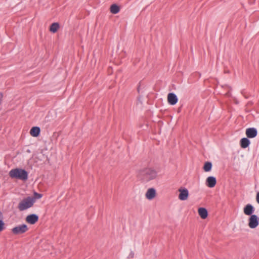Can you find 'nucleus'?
<instances>
[{"label":"nucleus","instance_id":"obj_1","mask_svg":"<svg viewBox=\"0 0 259 259\" xmlns=\"http://www.w3.org/2000/svg\"><path fill=\"white\" fill-rule=\"evenodd\" d=\"M138 176L144 182H149L156 178L157 172L151 168H145L139 171Z\"/></svg>","mask_w":259,"mask_h":259},{"label":"nucleus","instance_id":"obj_2","mask_svg":"<svg viewBox=\"0 0 259 259\" xmlns=\"http://www.w3.org/2000/svg\"><path fill=\"white\" fill-rule=\"evenodd\" d=\"M9 176L13 179H17L22 181H26L28 179V172L23 169L14 168L9 171Z\"/></svg>","mask_w":259,"mask_h":259},{"label":"nucleus","instance_id":"obj_3","mask_svg":"<svg viewBox=\"0 0 259 259\" xmlns=\"http://www.w3.org/2000/svg\"><path fill=\"white\" fill-rule=\"evenodd\" d=\"M35 202V198L33 197H27L21 200L18 205L20 211H24L31 207Z\"/></svg>","mask_w":259,"mask_h":259},{"label":"nucleus","instance_id":"obj_4","mask_svg":"<svg viewBox=\"0 0 259 259\" xmlns=\"http://www.w3.org/2000/svg\"><path fill=\"white\" fill-rule=\"evenodd\" d=\"M28 230L27 225L22 224L18 225L12 229V233L15 235L21 234L26 232Z\"/></svg>","mask_w":259,"mask_h":259},{"label":"nucleus","instance_id":"obj_5","mask_svg":"<svg viewBox=\"0 0 259 259\" xmlns=\"http://www.w3.org/2000/svg\"><path fill=\"white\" fill-rule=\"evenodd\" d=\"M259 224V218L256 215H251L249 220V227L251 229L256 228Z\"/></svg>","mask_w":259,"mask_h":259},{"label":"nucleus","instance_id":"obj_6","mask_svg":"<svg viewBox=\"0 0 259 259\" xmlns=\"http://www.w3.org/2000/svg\"><path fill=\"white\" fill-rule=\"evenodd\" d=\"M179 199L181 200L184 201L188 199L189 196V191L186 188L181 187L179 189Z\"/></svg>","mask_w":259,"mask_h":259},{"label":"nucleus","instance_id":"obj_7","mask_svg":"<svg viewBox=\"0 0 259 259\" xmlns=\"http://www.w3.org/2000/svg\"><path fill=\"white\" fill-rule=\"evenodd\" d=\"M246 135L248 138H254L257 134V131L254 127H250L246 130Z\"/></svg>","mask_w":259,"mask_h":259},{"label":"nucleus","instance_id":"obj_8","mask_svg":"<svg viewBox=\"0 0 259 259\" xmlns=\"http://www.w3.org/2000/svg\"><path fill=\"white\" fill-rule=\"evenodd\" d=\"M178 99L174 93H169L167 95L168 103L171 105H174L178 102Z\"/></svg>","mask_w":259,"mask_h":259},{"label":"nucleus","instance_id":"obj_9","mask_svg":"<svg viewBox=\"0 0 259 259\" xmlns=\"http://www.w3.org/2000/svg\"><path fill=\"white\" fill-rule=\"evenodd\" d=\"M156 190L154 188H151L147 190L146 194L145 197L148 200H152L156 196Z\"/></svg>","mask_w":259,"mask_h":259},{"label":"nucleus","instance_id":"obj_10","mask_svg":"<svg viewBox=\"0 0 259 259\" xmlns=\"http://www.w3.org/2000/svg\"><path fill=\"white\" fill-rule=\"evenodd\" d=\"M38 220V217L35 214H32L27 216L26 221L30 224H34Z\"/></svg>","mask_w":259,"mask_h":259},{"label":"nucleus","instance_id":"obj_11","mask_svg":"<svg viewBox=\"0 0 259 259\" xmlns=\"http://www.w3.org/2000/svg\"><path fill=\"white\" fill-rule=\"evenodd\" d=\"M217 183L216 179L212 176L208 177L206 180V185L209 188H213Z\"/></svg>","mask_w":259,"mask_h":259},{"label":"nucleus","instance_id":"obj_12","mask_svg":"<svg viewBox=\"0 0 259 259\" xmlns=\"http://www.w3.org/2000/svg\"><path fill=\"white\" fill-rule=\"evenodd\" d=\"M254 207L250 204H247L244 208V213L246 215H251L254 212Z\"/></svg>","mask_w":259,"mask_h":259},{"label":"nucleus","instance_id":"obj_13","mask_svg":"<svg viewBox=\"0 0 259 259\" xmlns=\"http://www.w3.org/2000/svg\"><path fill=\"white\" fill-rule=\"evenodd\" d=\"M198 212L200 217L202 219H206L208 216V212L206 208L200 207L198 208Z\"/></svg>","mask_w":259,"mask_h":259},{"label":"nucleus","instance_id":"obj_14","mask_svg":"<svg viewBox=\"0 0 259 259\" xmlns=\"http://www.w3.org/2000/svg\"><path fill=\"white\" fill-rule=\"evenodd\" d=\"M40 130L39 127L34 126L30 131V135L34 137H36L39 136L40 134Z\"/></svg>","mask_w":259,"mask_h":259},{"label":"nucleus","instance_id":"obj_15","mask_svg":"<svg viewBox=\"0 0 259 259\" xmlns=\"http://www.w3.org/2000/svg\"><path fill=\"white\" fill-rule=\"evenodd\" d=\"M59 28V24L58 23H53L51 24L50 28V31L53 33H55Z\"/></svg>","mask_w":259,"mask_h":259},{"label":"nucleus","instance_id":"obj_16","mask_svg":"<svg viewBox=\"0 0 259 259\" xmlns=\"http://www.w3.org/2000/svg\"><path fill=\"white\" fill-rule=\"evenodd\" d=\"M119 10V7L116 4H113L110 7V12L112 14H117Z\"/></svg>","mask_w":259,"mask_h":259},{"label":"nucleus","instance_id":"obj_17","mask_svg":"<svg viewBox=\"0 0 259 259\" xmlns=\"http://www.w3.org/2000/svg\"><path fill=\"white\" fill-rule=\"evenodd\" d=\"M212 168V163L210 162L207 161L205 162L203 166V170L205 172L210 171Z\"/></svg>","mask_w":259,"mask_h":259},{"label":"nucleus","instance_id":"obj_18","mask_svg":"<svg viewBox=\"0 0 259 259\" xmlns=\"http://www.w3.org/2000/svg\"><path fill=\"white\" fill-rule=\"evenodd\" d=\"M5 229V223L3 220V216L1 212H0V232Z\"/></svg>","mask_w":259,"mask_h":259},{"label":"nucleus","instance_id":"obj_19","mask_svg":"<svg viewBox=\"0 0 259 259\" xmlns=\"http://www.w3.org/2000/svg\"><path fill=\"white\" fill-rule=\"evenodd\" d=\"M250 144V140L248 138H244V149L247 147Z\"/></svg>","mask_w":259,"mask_h":259},{"label":"nucleus","instance_id":"obj_20","mask_svg":"<svg viewBox=\"0 0 259 259\" xmlns=\"http://www.w3.org/2000/svg\"><path fill=\"white\" fill-rule=\"evenodd\" d=\"M34 196H35L34 198H35V199H40L42 197V195L41 194L37 193L36 192H35L34 193Z\"/></svg>","mask_w":259,"mask_h":259},{"label":"nucleus","instance_id":"obj_21","mask_svg":"<svg viewBox=\"0 0 259 259\" xmlns=\"http://www.w3.org/2000/svg\"><path fill=\"white\" fill-rule=\"evenodd\" d=\"M134 255H135V254H134V252L133 251H131L130 253H129L128 255V258H133L134 257Z\"/></svg>","mask_w":259,"mask_h":259},{"label":"nucleus","instance_id":"obj_22","mask_svg":"<svg viewBox=\"0 0 259 259\" xmlns=\"http://www.w3.org/2000/svg\"><path fill=\"white\" fill-rule=\"evenodd\" d=\"M256 200L257 202L259 204V192L257 193L256 197Z\"/></svg>","mask_w":259,"mask_h":259},{"label":"nucleus","instance_id":"obj_23","mask_svg":"<svg viewBox=\"0 0 259 259\" xmlns=\"http://www.w3.org/2000/svg\"><path fill=\"white\" fill-rule=\"evenodd\" d=\"M240 144L242 148H243V138L241 139L240 140Z\"/></svg>","mask_w":259,"mask_h":259}]
</instances>
